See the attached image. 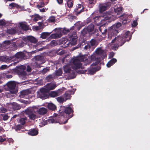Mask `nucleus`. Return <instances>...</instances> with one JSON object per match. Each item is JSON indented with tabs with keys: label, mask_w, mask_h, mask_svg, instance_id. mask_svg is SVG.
Returning <instances> with one entry per match:
<instances>
[{
	"label": "nucleus",
	"mask_w": 150,
	"mask_h": 150,
	"mask_svg": "<svg viewBox=\"0 0 150 150\" xmlns=\"http://www.w3.org/2000/svg\"><path fill=\"white\" fill-rule=\"evenodd\" d=\"M91 60H88L85 55L78 56L71 59V62L72 63L73 68L75 69H78L80 68L83 69V67H82L81 62H84L86 63V65H88L91 62V61H96L98 57L95 55H92L91 56Z\"/></svg>",
	"instance_id": "obj_1"
},
{
	"label": "nucleus",
	"mask_w": 150,
	"mask_h": 150,
	"mask_svg": "<svg viewBox=\"0 0 150 150\" xmlns=\"http://www.w3.org/2000/svg\"><path fill=\"white\" fill-rule=\"evenodd\" d=\"M59 112L58 114L54 113V116L55 117L58 116V118L60 117H61V118H64L65 117V114L68 115V118L64 122V124L67 123L68 120L73 116L74 110L70 106L65 107L61 106Z\"/></svg>",
	"instance_id": "obj_2"
},
{
	"label": "nucleus",
	"mask_w": 150,
	"mask_h": 150,
	"mask_svg": "<svg viewBox=\"0 0 150 150\" xmlns=\"http://www.w3.org/2000/svg\"><path fill=\"white\" fill-rule=\"evenodd\" d=\"M132 36L129 31H127L123 35L118 36L113 40L111 42H116L120 46H122L126 41H129L131 39Z\"/></svg>",
	"instance_id": "obj_3"
},
{
	"label": "nucleus",
	"mask_w": 150,
	"mask_h": 150,
	"mask_svg": "<svg viewBox=\"0 0 150 150\" xmlns=\"http://www.w3.org/2000/svg\"><path fill=\"white\" fill-rule=\"evenodd\" d=\"M113 13L111 12H107L106 16L102 18L103 17L100 16H98L93 18L94 23L97 25L99 26L101 25L103 22H105L108 20L112 19V17H114Z\"/></svg>",
	"instance_id": "obj_4"
},
{
	"label": "nucleus",
	"mask_w": 150,
	"mask_h": 150,
	"mask_svg": "<svg viewBox=\"0 0 150 150\" xmlns=\"http://www.w3.org/2000/svg\"><path fill=\"white\" fill-rule=\"evenodd\" d=\"M121 25V23H118L109 28L108 31V38L109 39H111L112 37L117 35L119 32L118 29Z\"/></svg>",
	"instance_id": "obj_5"
},
{
	"label": "nucleus",
	"mask_w": 150,
	"mask_h": 150,
	"mask_svg": "<svg viewBox=\"0 0 150 150\" xmlns=\"http://www.w3.org/2000/svg\"><path fill=\"white\" fill-rule=\"evenodd\" d=\"M55 32L57 33H55L52 34L49 38L50 39H57L61 37L65 33L69 32V30H66L65 29H62L61 28H55L54 30Z\"/></svg>",
	"instance_id": "obj_6"
},
{
	"label": "nucleus",
	"mask_w": 150,
	"mask_h": 150,
	"mask_svg": "<svg viewBox=\"0 0 150 150\" xmlns=\"http://www.w3.org/2000/svg\"><path fill=\"white\" fill-rule=\"evenodd\" d=\"M16 83L14 81H8L6 85L7 87V90L10 91L12 94H16L18 92V90L16 88Z\"/></svg>",
	"instance_id": "obj_7"
},
{
	"label": "nucleus",
	"mask_w": 150,
	"mask_h": 150,
	"mask_svg": "<svg viewBox=\"0 0 150 150\" xmlns=\"http://www.w3.org/2000/svg\"><path fill=\"white\" fill-rule=\"evenodd\" d=\"M111 5V3L110 1L99 4V12L100 13H102L103 12L109 9Z\"/></svg>",
	"instance_id": "obj_8"
},
{
	"label": "nucleus",
	"mask_w": 150,
	"mask_h": 150,
	"mask_svg": "<svg viewBox=\"0 0 150 150\" xmlns=\"http://www.w3.org/2000/svg\"><path fill=\"white\" fill-rule=\"evenodd\" d=\"M47 90L45 88H42L40 90V92L38 94L39 97L42 99H45L49 97Z\"/></svg>",
	"instance_id": "obj_9"
},
{
	"label": "nucleus",
	"mask_w": 150,
	"mask_h": 150,
	"mask_svg": "<svg viewBox=\"0 0 150 150\" xmlns=\"http://www.w3.org/2000/svg\"><path fill=\"white\" fill-rule=\"evenodd\" d=\"M25 113L28 115L30 119L32 120H34L37 117L36 115L34 114L33 111L30 109H27L25 110Z\"/></svg>",
	"instance_id": "obj_10"
},
{
	"label": "nucleus",
	"mask_w": 150,
	"mask_h": 150,
	"mask_svg": "<svg viewBox=\"0 0 150 150\" xmlns=\"http://www.w3.org/2000/svg\"><path fill=\"white\" fill-rule=\"evenodd\" d=\"M129 16L127 14L124 13L119 17L120 21L122 22L123 24L125 25L127 23L130 22L128 18Z\"/></svg>",
	"instance_id": "obj_11"
},
{
	"label": "nucleus",
	"mask_w": 150,
	"mask_h": 150,
	"mask_svg": "<svg viewBox=\"0 0 150 150\" xmlns=\"http://www.w3.org/2000/svg\"><path fill=\"white\" fill-rule=\"evenodd\" d=\"M76 15H78L84 11L83 6L80 4H78L74 10Z\"/></svg>",
	"instance_id": "obj_12"
},
{
	"label": "nucleus",
	"mask_w": 150,
	"mask_h": 150,
	"mask_svg": "<svg viewBox=\"0 0 150 150\" xmlns=\"http://www.w3.org/2000/svg\"><path fill=\"white\" fill-rule=\"evenodd\" d=\"M106 23V21L105 22H103L101 25H99V30L102 34L104 35L106 34L107 32V29L105 27Z\"/></svg>",
	"instance_id": "obj_13"
},
{
	"label": "nucleus",
	"mask_w": 150,
	"mask_h": 150,
	"mask_svg": "<svg viewBox=\"0 0 150 150\" xmlns=\"http://www.w3.org/2000/svg\"><path fill=\"white\" fill-rule=\"evenodd\" d=\"M62 118L61 117H58V116L55 117L53 115V117H50L47 120V122L50 123H53L58 122Z\"/></svg>",
	"instance_id": "obj_14"
},
{
	"label": "nucleus",
	"mask_w": 150,
	"mask_h": 150,
	"mask_svg": "<svg viewBox=\"0 0 150 150\" xmlns=\"http://www.w3.org/2000/svg\"><path fill=\"white\" fill-rule=\"evenodd\" d=\"M62 118L61 117H58V116L55 117L53 115V117H50L47 120V122L50 123H53L58 122Z\"/></svg>",
	"instance_id": "obj_15"
},
{
	"label": "nucleus",
	"mask_w": 150,
	"mask_h": 150,
	"mask_svg": "<svg viewBox=\"0 0 150 150\" xmlns=\"http://www.w3.org/2000/svg\"><path fill=\"white\" fill-rule=\"evenodd\" d=\"M34 58L36 62H39L40 64H43L45 63V60L44 57L40 55H38L34 57Z\"/></svg>",
	"instance_id": "obj_16"
},
{
	"label": "nucleus",
	"mask_w": 150,
	"mask_h": 150,
	"mask_svg": "<svg viewBox=\"0 0 150 150\" xmlns=\"http://www.w3.org/2000/svg\"><path fill=\"white\" fill-rule=\"evenodd\" d=\"M72 93L74 94L71 90H68L65 92L63 95L65 99V101L70 99L71 95Z\"/></svg>",
	"instance_id": "obj_17"
},
{
	"label": "nucleus",
	"mask_w": 150,
	"mask_h": 150,
	"mask_svg": "<svg viewBox=\"0 0 150 150\" xmlns=\"http://www.w3.org/2000/svg\"><path fill=\"white\" fill-rule=\"evenodd\" d=\"M56 87L57 85L55 83H47L45 86L46 89L47 90L48 92L51 90L54 89Z\"/></svg>",
	"instance_id": "obj_18"
},
{
	"label": "nucleus",
	"mask_w": 150,
	"mask_h": 150,
	"mask_svg": "<svg viewBox=\"0 0 150 150\" xmlns=\"http://www.w3.org/2000/svg\"><path fill=\"white\" fill-rule=\"evenodd\" d=\"M38 133V130L35 128L31 129H30L28 132V134L32 136L37 135Z\"/></svg>",
	"instance_id": "obj_19"
},
{
	"label": "nucleus",
	"mask_w": 150,
	"mask_h": 150,
	"mask_svg": "<svg viewBox=\"0 0 150 150\" xmlns=\"http://www.w3.org/2000/svg\"><path fill=\"white\" fill-rule=\"evenodd\" d=\"M47 112V109L45 108H40L37 110V112L40 115H43L46 114Z\"/></svg>",
	"instance_id": "obj_20"
},
{
	"label": "nucleus",
	"mask_w": 150,
	"mask_h": 150,
	"mask_svg": "<svg viewBox=\"0 0 150 150\" xmlns=\"http://www.w3.org/2000/svg\"><path fill=\"white\" fill-rule=\"evenodd\" d=\"M25 56V54L22 52H18L15 55L16 58L20 59H23Z\"/></svg>",
	"instance_id": "obj_21"
},
{
	"label": "nucleus",
	"mask_w": 150,
	"mask_h": 150,
	"mask_svg": "<svg viewBox=\"0 0 150 150\" xmlns=\"http://www.w3.org/2000/svg\"><path fill=\"white\" fill-rule=\"evenodd\" d=\"M100 68H101L100 67L93 68L89 70L88 72L91 74H93L95 73L96 71L99 70Z\"/></svg>",
	"instance_id": "obj_22"
},
{
	"label": "nucleus",
	"mask_w": 150,
	"mask_h": 150,
	"mask_svg": "<svg viewBox=\"0 0 150 150\" xmlns=\"http://www.w3.org/2000/svg\"><path fill=\"white\" fill-rule=\"evenodd\" d=\"M47 107L48 109L52 111H55L57 109L56 106L52 103H48Z\"/></svg>",
	"instance_id": "obj_23"
},
{
	"label": "nucleus",
	"mask_w": 150,
	"mask_h": 150,
	"mask_svg": "<svg viewBox=\"0 0 150 150\" xmlns=\"http://www.w3.org/2000/svg\"><path fill=\"white\" fill-rule=\"evenodd\" d=\"M117 61V60L116 59L113 58L108 62L106 66L108 67L109 68L113 65Z\"/></svg>",
	"instance_id": "obj_24"
},
{
	"label": "nucleus",
	"mask_w": 150,
	"mask_h": 150,
	"mask_svg": "<svg viewBox=\"0 0 150 150\" xmlns=\"http://www.w3.org/2000/svg\"><path fill=\"white\" fill-rule=\"evenodd\" d=\"M19 24L20 27L23 30L25 31L29 30V26L26 24L21 22Z\"/></svg>",
	"instance_id": "obj_25"
},
{
	"label": "nucleus",
	"mask_w": 150,
	"mask_h": 150,
	"mask_svg": "<svg viewBox=\"0 0 150 150\" xmlns=\"http://www.w3.org/2000/svg\"><path fill=\"white\" fill-rule=\"evenodd\" d=\"M27 39L31 43H35L37 42V40L35 38L32 36L27 37Z\"/></svg>",
	"instance_id": "obj_26"
},
{
	"label": "nucleus",
	"mask_w": 150,
	"mask_h": 150,
	"mask_svg": "<svg viewBox=\"0 0 150 150\" xmlns=\"http://www.w3.org/2000/svg\"><path fill=\"white\" fill-rule=\"evenodd\" d=\"M114 10L115 13L117 15H119L122 13V7H120L116 8H114Z\"/></svg>",
	"instance_id": "obj_27"
},
{
	"label": "nucleus",
	"mask_w": 150,
	"mask_h": 150,
	"mask_svg": "<svg viewBox=\"0 0 150 150\" xmlns=\"http://www.w3.org/2000/svg\"><path fill=\"white\" fill-rule=\"evenodd\" d=\"M52 33V32H50L42 33L41 34L40 37L43 39H46L47 37L49 36Z\"/></svg>",
	"instance_id": "obj_28"
},
{
	"label": "nucleus",
	"mask_w": 150,
	"mask_h": 150,
	"mask_svg": "<svg viewBox=\"0 0 150 150\" xmlns=\"http://www.w3.org/2000/svg\"><path fill=\"white\" fill-rule=\"evenodd\" d=\"M94 25L93 24H91L88 25L86 28L88 30V33L92 32L94 30Z\"/></svg>",
	"instance_id": "obj_29"
},
{
	"label": "nucleus",
	"mask_w": 150,
	"mask_h": 150,
	"mask_svg": "<svg viewBox=\"0 0 150 150\" xmlns=\"http://www.w3.org/2000/svg\"><path fill=\"white\" fill-rule=\"evenodd\" d=\"M63 69L64 72L66 73H70L71 71V69L67 65H66L64 67Z\"/></svg>",
	"instance_id": "obj_30"
},
{
	"label": "nucleus",
	"mask_w": 150,
	"mask_h": 150,
	"mask_svg": "<svg viewBox=\"0 0 150 150\" xmlns=\"http://www.w3.org/2000/svg\"><path fill=\"white\" fill-rule=\"evenodd\" d=\"M77 39V36L71 37V43L72 45H74L76 44Z\"/></svg>",
	"instance_id": "obj_31"
},
{
	"label": "nucleus",
	"mask_w": 150,
	"mask_h": 150,
	"mask_svg": "<svg viewBox=\"0 0 150 150\" xmlns=\"http://www.w3.org/2000/svg\"><path fill=\"white\" fill-rule=\"evenodd\" d=\"M7 32L10 34H15L16 33V30L13 28L7 29Z\"/></svg>",
	"instance_id": "obj_32"
},
{
	"label": "nucleus",
	"mask_w": 150,
	"mask_h": 150,
	"mask_svg": "<svg viewBox=\"0 0 150 150\" xmlns=\"http://www.w3.org/2000/svg\"><path fill=\"white\" fill-rule=\"evenodd\" d=\"M12 105V108L15 110H19L21 108L20 106L17 103H14Z\"/></svg>",
	"instance_id": "obj_33"
},
{
	"label": "nucleus",
	"mask_w": 150,
	"mask_h": 150,
	"mask_svg": "<svg viewBox=\"0 0 150 150\" xmlns=\"http://www.w3.org/2000/svg\"><path fill=\"white\" fill-rule=\"evenodd\" d=\"M96 62L93 63L91 65V66H96L101 61V58L100 57L97 58Z\"/></svg>",
	"instance_id": "obj_34"
},
{
	"label": "nucleus",
	"mask_w": 150,
	"mask_h": 150,
	"mask_svg": "<svg viewBox=\"0 0 150 150\" xmlns=\"http://www.w3.org/2000/svg\"><path fill=\"white\" fill-rule=\"evenodd\" d=\"M74 2L73 0H67V6L69 8H71L73 6Z\"/></svg>",
	"instance_id": "obj_35"
},
{
	"label": "nucleus",
	"mask_w": 150,
	"mask_h": 150,
	"mask_svg": "<svg viewBox=\"0 0 150 150\" xmlns=\"http://www.w3.org/2000/svg\"><path fill=\"white\" fill-rule=\"evenodd\" d=\"M29 94V91L27 90H24L22 91L21 92V96L23 97L25 96L28 95Z\"/></svg>",
	"instance_id": "obj_36"
},
{
	"label": "nucleus",
	"mask_w": 150,
	"mask_h": 150,
	"mask_svg": "<svg viewBox=\"0 0 150 150\" xmlns=\"http://www.w3.org/2000/svg\"><path fill=\"white\" fill-rule=\"evenodd\" d=\"M50 96L52 97H55L58 96V93L55 91H52L50 94Z\"/></svg>",
	"instance_id": "obj_37"
},
{
	"label": "nucleus",
	"mask_w": 150,
	"mask_h": 150,
	"mask_svg": "<svg viewBox=\"0 0 150 150\" xmlns=\"http://www.w3.org/2000/svg\"><path fill=\"white\" fill-rule=\"evenodd\" d=\"M95 52L96 54H101L103 53V50H102L101 48H98L96 49Z\"/></svg>",
	"instance_id": "obj_38"
},
{
	"label": "nucleus",
	"mask_w": 150,
	"mask_h": 150,
	"mask_svg": "<svg viewBox=\"0 0 150 150\" xmlns=\"http://www.w3.org/2000/svg\"><path fill=\"white\" fill-rule=\"evenodd\" d=\"M62 74V71L61 69H59L56 71V75L57 76H61Z\"/></svg>",
	"instance_id": "obj_39"
},
{
	"label": "nucleus",
	"mask_w": 150,
	"mask_h": 150,
	"mask_svg": "<svg viewBox=\"0 0 150 150\" xmlns=\"http://www.w3.org/2000/svg\"><path fill=\"white\" fill-rule=\"evenodd\" d=\"M27 120L26 118H21L19 120V122L22 125H24L25 123L26 120Z\"/></svg>",
	"instance_id": "obj_40"
},
{
	"label": "nucleus",
	"mask_w": 150,
	"mask_h": 150,
	"mask_svg": "<svg viewBox=\"0 0 150 150\" xmlns=\"http://www.w3.org/2000/svg\"><path fill=\"white\" fill-rule=\"evenodd\" d=\"M53 79V76L52 75H50L46 77V80L47 82L51 81Z\"/></svg>",
	"instance_id": "obj_41"
},
{
	"label": "nucleus",
	"mask_w": 150,
	"mask_h": 150,
	"mask_svg": "<svg viewBox=\"0 0 150 150\" xmlns=\"http://www.w3.org/2000/svg\"><path fill=\"white\" fill-rule=\"evenodd\" d=\"M41 19L42 18L38 14H36L35 15V16L33 20V21L36 22L38 20H41Z\"/></svg>",
	"instance_id": "obj_42"
},
{
	"label": "nucleus",
	"mask_w": 150,
	"mask_h": 150,
	"mask_svg": "<svg viewBox=\"0 0 150 150\" xmlns=\"http://www.w3.org/2000/svg\"><path fill=\"white\" fill-rule=\"evenodd\" d=\"M88 33V30L86 28H84L81 31V33L83 36L85 35L86 34Z\"/></svg>",
	"instance_id": "obj_43"
},
{
	"label": "nucleus",
	"mask_w": 150,
	"mask_h": 150,
	"mask_svg": "<svg viewBox=\"0 0 150 150\" xmlns=\"http://www.w3.org/2000/svg\"><path fill=\"white\" fill-rule=\"evenodd\" d=\"M119 46H120V45H119L117 43H116L115 42V43L112 46V49L113 50H116L117 49L118 47Z\"/></svg>",
	"instance_id": "obj_44"
},
{
	"label": "nucleus",
	"mask_w": 150,
	"mask_h": 150,
	"mask_svg": "<svg viewBox=\"0 0 150 150\" xmlns=\"http://www.w3.org/2000/svg\"><path fill=\"white\" fill-rule=\"evenodd\" d=\"M57 100L59 103H63L64 101V98L61 97H59L57 98Z\"/></svg>",
	"instance_id": "obj_45"
},
{
	"label": "nucleus",
	"mask_w": 150,
	"mask_h": 150,
	"mask_svg": "<svg viewBox=\"0 0 150 150\" xmlns=\"http://www.w3.org/2000/svg\"><path fill=\"white\" fill-rule=\"evenodd\" d=\"M45 5V4L42 2H40V3L37 6V7L40 8L43 7Z\"/></svg>",
	"instance_id": "obj_46"
},
{
	"label": "nucleus",
	"mask_w": 150,
	"mask_h": 150,
	"mask_svg": "<svg viewBox=\"0 0 150 150\" xmlns=\"http://www.w3.org/2000/svg\"><path fill=\"white\" fill-rule=\"evenodd\" d=\"M0 60L3 62H6L7 61L8 58L6 57L2 56L0 57Z\"/></svg>",
	"instance_id": "obj_47"
},
{
	"label": "nucleus",
	"mask_w": 150,
	"mask_h": 150,
	"mask_svg": "<svg viewBox=\"0 0 150 150\" xmlns=\"http://www.w3.org/2000/svg\"><path fill=\"white\" fill-rule=\"evenodd\" d=\"M48 21L51 22H54L55 21V17L54 16H51L48 19Z\"/></svg>",
	"instance_id": "obj_48"
},
{
	"label": "nucleus",
	"mask_w": 150,
	"mask_h": 150,
	"mask_svg": "<svg viewBox=\"0 0 150 150\" xmlns=\"http://www.w3.org/2000/svg\"><path fill=\"white\" fill-rule=\"evenodd\" d=\"M22 128V126L20 125H18L16 126L15 129L16 131L19 130Z\"/></svg>",
	"instance_id": "obj_49"
},
{
	"label": "nucleus",
	"mask_w": 150,
	"mask_h": 150,
	"mask_svg": "<svg viewBox=\"0 0 150 150\" xmlns=\"http://www.w3.org/2000/svg\"><path fill=\"white\" fill-rule=\"evenodd\" d=\"M138 19V18H137L136 20H134L133 21V23L132 24V26L133 27H136L137 24V20Z\"/></svg>",
	"instance_id": "obj_50"
},
{
	"label": "nucleus",
	"mask_w": 150,
	"mask_h": 150,
	"mask_svg": "<svg viewBox=\"0 0 150 150\" xmlns=\"http://www.w3.org/2000/svg\"><path fill=\"white\" fill-rule=\"evenodd\" d=\"M50 70L49 68H44L41 71V73L43 74H44Z\"/></svg>",
	"instance_id": "obj_51"
},
{
	"label": "nucleus",
	"mask_w": 150,
	"mask_h": 150,
	"mask_svg": "<svg viewBox=\"0 0 150 150\" xmlns=\"http://www.w3.org/2000/svg\"><path fill=\"white\" fill-rule=\"evenodd\" d=\"M50 44L51 46H54L57 45V43L56 40H52L50 42Z\"/></svg>",
	"instance_id": "obj_52"
},
{
	"label": "nucleus",
	"mask_w": 150,
	"mask_h": 150,
	"mask_svg": "<svg viewBox=\"0 0 150 150\" xmlns=\"http://www.w3.org/2000/svg\"><path fill=\"white\" fill-rule=\"evenodd\" d=\"M9 6L11 7L12 8H13L16 7V8H18L19 7V6L18 5L16 4L15 3H12L9 4Z\"/></svg>",
	"instance_id": "obj_53"
},
{
	"label": "nucleus",
	"mask_w": 150,
	"mask_h": 150,
	"mask_svg": "<svg viewBox=\"0 0 150 150\" xmlns=\"http://www.w3.org/2000/svg\"><path fill=\"white\" fill-rule=\"evenodd\" d=\"M6 23L4 20H0V26H5Z\"/></svg>",
	"instance_id": "obj_54"
},
{
	"label": "nucleus",
	"mask_w": 150,
	"mask_h": 150,
	"mask_svg": "<svg viewBox=\"0 0 150 150\" xmlns=\"http://www.w3.org/2000/svg\"><path fill=\"white\" fill-rule=\"evenodd\" d=\"M64 41H62V44H64L65 47H67L69 45V44L70 43L68 41H67L64 39Z\"/></svg>",
	"instance_id": "obj_55"
},
{
	"label": "nucleus",
	"mask_w": 150,
	"mask_h": 150,
	"mask_svg": "<svg viewBox=\"0 0 150 150\" xmlns=\"http://www.w3.org/2000/svg\"><path fill=\"white\" fill-rule=\"evenodd\" d=\"M90 43L92 46H94L96 44V41L95 40L92 39L90 41Z\"/></svg>",
	"instance_id": "obj_56"
},
{
	"label": "nucleus",
	"mask_w": 150,
	"mask_h": 150,
	"mask_svg": "<svg viewBox=\"0 0 150 150\" xmlns=\"http://www.w3.org/2000/svg\"><path fill=\"white\" fill-rule=\"evenodd\" d=\"M8 118V116L7 114H5L3 115V120L4 121L7 120Z\"/></svg>",
	"instance_id": "obj_57"
},
{
	"label": "nucleus",
	"mask_w": 150,
	"mask_h": 150,
	"mask_svg": "<svg viewBox=\"0 0 150 150\" xmlns=\"http://www.w3.org/2000/svg\"><path fill=\"white\" fill-rule=\"evenodd\" d=\"M25 44V43L24 42L22 41L21 42V43L18 45V46L19 47H22L24 46Z\"/></svg>",
	"instance_id": "obj_58"
},
{
	"label": "nucleus",
	"mask_w": 150,
	"mask_h": 150,
	"mask_svg": "<svg viewBox=\"0 0 150 150\" xmlns=\"http://www.w3.org/2000/svg\"><path fill=\"white\" fill-rule=\"evenodd\" d=\"M1 110L2 113H5L7 112V110L6 108L4 107L1 108Z\"/></svg>",
	"instance_id": "obj_59"
},
{
	"label": "nucleus",
	"mask_w": 150,
	"mask_h": 150,
	"mask_svg": "<svg viewBox=\"0 0 150 150\" xmlns=\"http://www.w3.org/2000/svg\"><path fill=\"white\" fill-rule=\"evenodd\" d=\"M35 66L36 67H37V68H40L42 66H41V64H40V62L38 63V62H35Z\"/></svg>",
	"instance_id": "obj_60"
},
{
	"label": "nucleus",
	"mask_w": 150,
	"mask_h": 150,
	"mask_svg": "<svg viewBox=\"0 0 150 150\" xmlns=\"http://www.w3.org/2000/svg\"><path fill=\"white\" fill-rule=\"evenodd\" d=\"M6 140V138H3L2 136H0V142L2 143Z\"/></svg>",
	"instance_id": "obj_61"
},
{
	"label": "nucleus",
	"mask_w": 150,
	"mask_h": 150,
	"mask_svg": "<svg viewBox=\"0 0 150 150\" xmlns=\"http://www.w3.org/2000/svg\"><path fill=\"white\" fill-rule=\"evenodd\" d=\"M91 47V46L90 45L88 44L87 45L85 46L84 47V49L85 50H87L88 49H90Z\"/></svg>",
	"instance_id": "obj_62"
},
{
	"label": "nucleus",
	"mask_w": 150,
	"mask_h": 150,
	"mask_svg": "<svg viewBox=\"0 0 150 150\" xmlns=\"http://www.w3.org/2000/svg\"><path fill=\"white\" fill-rule=\"evenodd\" d=\"M114 55V53L113 52H111L109 54V57L110 58H112Z\"/></svg>",
	"instance_id": "obj_63"
},
{
	"label": "nucleus",
	"mask_w": 150,
	"mask_h": 150,
	"mask_svg": "<svg viewBox=\"0 0 150 150\" xmlns=\"http://www.w3.org/2000/svg\"><path fill=\"white\" fill-rule=\"evenodd\" d=\"M31 68L29 65H28L27 66V71L28 72H30L31 71Z\"/></svg>",
	"instance_id": "obj_64"
}]
</instances>
